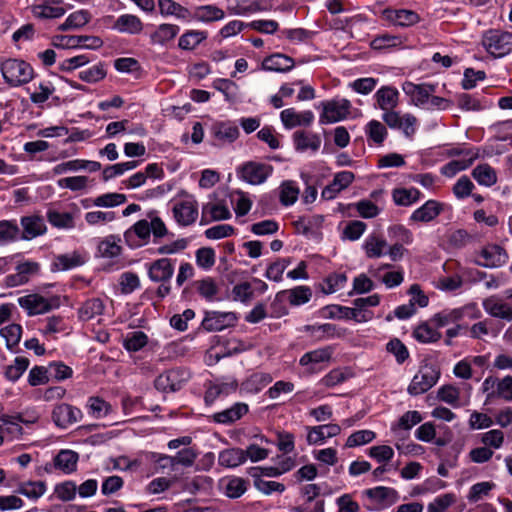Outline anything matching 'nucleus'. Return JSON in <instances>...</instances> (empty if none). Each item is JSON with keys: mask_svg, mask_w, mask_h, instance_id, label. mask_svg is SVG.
I'll return each instance as SVG.
<instances>
[{"mask_svg": "<svg viewBox=\"0 0 512 512\" xmlns=\"http://www.w3.org/2000/svg\"><path fill=\"white\" fill-rule=\"evenodd\" d=\"M172 216L180 226L193 224L198 217V202L194 195L182 190L170 201Z\"/></svg>", "mask_w": 512, "mask_h": 512, "instance_id": "obj_1", "label": "nucleus"}, {"mask_svg": "<svg viewBox=\"0 0 512 512\" xmlns=\"http://www.w3.org/2000/svg\"><path fill=\"white\" fill-rule=\"evenodd\" d=\"M364 506L368 511H382L390 508L399 501L397 490L386 486L365 489L361 493Z\"/></svg>", "mask_w": 512, "mask_h": 512, "instance_id": "obj_2", "label": "nucleus"}, {"mask_svg": "<svg viewBox=\"0 0 512 512\" xmlns=\"http://www.w3.org/2000/svg\"><path fill=\"white\" fill-rule=\"evenodd\" d=\"M316 108L321 110L319 123L327 125L347 119L351 114L352 103L346 98L335 97L321 101Z\"/></svg>", "mask_w": 512, "mask_h": 512, "instance_id": "obj_3", "label": "nucleus"}, {"mask_svg": "<svg viewBox=\"0 0 512 512\" xmlns=\"http://www.w3.org/2000/svg\"><path fill=\"white\" fill-rule=\"evenodd\" d=\"M1 73L7 84L13 87L30 82L34 76L32 66L24 60L7 59L0 66Z\"/></svg>", "mask_w": 512, "mask_h": 512, "instance_id": "obj_4", "label": "nucleus"}, {"mask_svg": "<svg viewBox=\"0 0 512 512\" xmlns=\"http://www.w3.org/2000/svg\"><path fill=\"white\" fill-rule=\"evenodd\" d=\"M382 120L390 129L399 131L408 139L414 137L419 127L416 116L398 110L383 113Z\"/></svg>", "mask_w": 512, "mask_h": 512, "instance_id": "obj_5", "label": "nucleus"}, {"mask_svg": "<svg viewBox=\"0 0 512 512\" xmlns=\"http://www.w3.org/2000/svg\"><path fill=\"white\" fill-rule=\"evenodd\" d=\"M482 45L492 56L504 57L512 50V34L502 30H489L483 35Z\"/></svg>", "mask_w": 512, "mask_h": 512, "instance_id": "obj_6", "label": "nucleus"}, {"mask_svg": "<svg viewBox=\"0 0 512 512\" xmlns=\"http://www.w3.org/2000/svg\"><path fill=\"white\" fill-rule=\"evenodd\" d=\"M439 378L440 371L435 366H421L408 385L407 392L412 396L421 395L431 389Z\"/></svg>", "mask_w": 512, "mask_h": 512, "instance_id": "obj_7", "label": "nucleus"}, {"mask_svg": "<svg viewBox=\"0 0 512 512\" xmlns=\"http://www.w3.org/2000/svg\"><path fill=\"white\" fill-rule=\"evenodd\" d=\"M272 173V165L256 161L246 162L237 170L239 179L251 185L263 184Z\"/></svg>", "mask_w": 512, "mask_h": 512, "instance_id": "obj_8", "label": "nucleus"}, {"mask_svg": "<svg viewBox=\"0 0 512 512\" xmlns=\"http://www.w3.org/2000/svg\"><path fill=\"white\" fill-rule=\"evenodd\" d=\"M380 19L389 26L411 27L420 22V15L410 9L385 8L380 12Z\"/></svg>", "mask_w": 512, "mask_h": 512, "instance_id": "obj_9", "label": "nucleus"}, {"mask_svg": "<svg viewBox=\"0 0 512 512\" xmlns=\"http://www.w3.org/2000/svg\"><path fill=\"white\" fill-rule=\"evenodd\" d=\"M175 263L176 260L167 257L146 263L145 267L149 279L152 282H170L174 274Z\"/></svg>", "mask_w": 512, "mask_h": 512, "instance_id": "obj_10", "label": "nucleus"}, {"mask_svg": "<svg viewBox=\"0 0 512 512\" xmlns=\"http://www.w3.org/2000/svg\"><path fill=\"white\" fill-rule=\"evenodd\" d=\"M508 261L507 251L497 244L484 246L478 254L477 263L486 268H497Z\"/></svg>", "mask_w": 512, "mask_h": 512, "instance_id": "obj_11", "label": "nucleus"}, {"mask_svg": "<svg viewBox=\"0 0 512 512\" xmlns=\"http://www.w3.org/2000/svg\"><path fill=\"white\" fill-rule=\"evenodd\" d=\"M333 349L330 346L318 348L303 354L299 364L309 373H316L322 369V364L331 360Z\"/></svg>", "mask_w": 512, "mask_h": 512, "instance_id": "obj_12", "label": "nucleus"}, {"mask_svg": "<svg viewBox=\"0 0 512 512\" xmlns=\"http://www.w3.org/2000/svg\"><path fill=\"white\" fill-rule=\"evenodd\" d=\"M402 90L409 97L411 104L423 109L429 106L430 94L434 92L431 85L415 84L410 81L403 83Z\"/></svg>", "mask_w": 512, "mask_h": 512, "instance_id": "obj_13", "label": "nucleus"}, {"mask_svg": "<svg viewBox=\"0 0 512 512\" xmlns=\"http://www.w3.org/2000/svg\"><path fill=\"white\" fill-rule=\"evenodd\" d=\"M509 300H503L497 296H490L483 300L484 311L491 317L512 321V294Z\"/></svg>", "mask_w": 512, "mask_h": 512, "instance_id": "obj_14", "label": "nucleus"}, {"mask_svg": "<svg viewBox=\"0 0 512 512\" xmlns=\"http://www.w3.org/2000/svg\"><path fill=\"white\" fill-rule=\"evenodd\" d=\"M150 237L148 219L137 221L124 233L125 241L131 248H139L148 244Z\"/></svg>", "mask_w": 512, "mask_h": 512, "instance_id": "obj_15", "label": "nucleus"}, {"mask_svg": "<svg viewBox=\"0 0 512 512\" xmlns=\"http://www.w3.org/2000/svg\"><path fill=\"white\" fill-rule=\"evenodd\" d=\"M237 316L233 312L209 311L202 321L203 327L208 331H222L235 325Z\"/></svg>", "mask_w": 512, "mask_h": 512, "instance_id": "obj_16", "label": "nucleus"}, {"mask_svg": "<svg viewBox=\"0 0 512 512\" xmlns=\"http://www.w3.org/2000/svg\"><path fill=\"white\" fill-rule=\"evenodd\" d=\"M39 264L37 262L26 261L16 266V273L7 275L4 279L6 287H17L29 282L31 276L39 272Z\"/></svg>", "mask_w": 512, "mask_h": 512, "instance_id": "obj_17", "label": "nucleus"}, {"mask_svg": "<svg viewBox=\"0 0 512 512\" xmlns=\"http://www.w3.org/2000/svg\"><path fill=\"white\" fill-rule=\"evenodd\" d=\"M293 145L297 152L315 154L321 147V137L314 132L299 130L292 136Z\"/></svg>", "mask_w": 512, "mask_h": 512, "instance_id": "obj_18", "label": "nucleus"}, {"mask_svg": "<svg viewBox=\"0 0 512 512\" xmlns=\"http://www.w3.org/2000/svg\"><path fill=\"white\" fill-rule=\"evenodd\" d=\"M18 304L27 311L29 316L49 312L54 305L45 297L39 294H29L18 298Z\"/></svg>", "mask_w": 512, "mask_h": 512, "instance_id": "obj_19", "label": "nucleus"}, {"mask_svg": "<svg viewBox=\"0 0 512 512\" xmlns=\"http://www.w3.org/2000/svg\"><path fill=\"white\" fill-rule=\"evenodd\" d=\"M443 211V204L437 200H427L409 216L410 223H428L436 219Z\"/></svg>", "mask_w": 512, "mask_h": 512, "instance_id": "obj_20", "label": "nucleus"}, {"mask_svg": "<svg viewBox=\"0 0 512 512\" xmlns=\"http://www.w3.org/2000/svg\"><path fill=\"white\" fill-rule=\"evenodd\" d=\"M341 427L338 424L330 423L308 428L307 443L309 445H323L327 439L338 436Z\"/></svg>", "mask_w": 512, "mask_h": 512, "instance_id": "obj_21", "label": "nucleus"}, {"mask_svg": "<svg viewBox=\"0 0 512 512\" xmlns=\"http://www.w3.org/2000/svg\"><path fill=\"white\" fill-rule=\"evenodd\" d=\"M314 118V113L310 110L298 112L294 108H287L280 113L281 122L286 129L309 126L313 123Z\"/></svg>", "mask_w": 512, "mask_h": 512, "instance_id": "obj_22", "label": "nucleus"}, {"mask_svg": "<svg viewBox=\"0 0 512 512\" xmlns=\"http://www.w3.org/2000/svg\"><path fill=\"white\" fill-rule=\"evenodd\" d=\"M399 91L393 86H382L374 94L376 107L383 113L395 111L399 103Z\"/></svg>", "mask_w": 512, "mask_h": 512, "instance_id": "obj_23", "label": "nucleus"}, {"mask_svg": "<svg viewBox=\"0 0 512 512\" xmlns=\"http://www.w3.org/2000/svg\"><path fill=\"white\" fill-rule=\"evenodd\" d=\"M22 226V233H20V239L32 240L46 231V225L43 217L39 215H27L23 216L20 220Z\"/></svg>", "mask_w": 512, "mask_h": 512, "instance_id": "obj_24", "label": "nucleus"}, {"mask_svg": "<svg viewBox=\"0 0 512 512\" xmlns=\"http://www.w3.org/2000/svg\"><path fill=\"white\" fill-rule=\"evenodd\" d=\"M38 3L31 7L32 13L37 18L54 19L64 14L62 0H37Z\"/></svg>", "mask_w": 512, "mask_h": 512, "instance_id": "obj_25", "label": "nucleus"}, {"mask_svg": "<svg viewBox=\"0 0 512 512\" xmlns=\"http://www.w3.org/2000/svg\"><path fill=\"white\" fill-rule=\"evenodd\" d=\"M231 218V212L224 201H209L202 207V222L227 220Z\"/></svg>", "mask_w": 512, "mask_h": 512, "instance_id": "obj_26", "label": "nucleus"}, {"mask_svg": "<svg viewBox=\"0 0 512 512\" xmlns=\"http://www.w3.org/2000/svg\"><path fill=\"white\" fill-rule=\"evenodd\" d=\"M248 481L238 476H225L219 480V488L231 499L241 497L247 490Z\"/></svg>", "mask_w": 512, "mask_h": 512, "instance_id": "obj_27", "label": "nucleus"}, {"mask_svg": "<svg viewBox=\"0 0 512 512\" xmlns=\"http://www.w3.org/2000/svg\"><path fill=\"white\" fill-rule=\"evenodd\" d=\"M184 381L183 373L172 369L159 375L155 381V386L164 392H175L181 389Z\"/></svg>", "mask_w": 512, "mask_h": 512, "instance_id": "obj_28", "label": "nucleus"}, {"mask_svg": "<svg viewBox=\"0 0 512 512\" xmlns=\"http://www.w3.org/2000/svg\"><path fill=\"white\" fill-rule=\"evenodd\" d=\"M294 60L282 53L272 54L262 61L261 67L264 71L285 73L294 67Z\"/></svg>", "mask_w": 512, "mask_h": 512, "instance_id": "obj_29", "label": "nucleus"}, {"mask_svg": "<svg viewBox=\"0 0 512 512\" xmlns=\"http://www.w3.org/2000/svg\"><path fill=\"white\" fill-rule=\"evenodd\" d=\"M191 13L192 20L206 24L221 21L225 18L224 10L215 4L197 6Z\"/></svg>", "mask_w": 512, "mask_h": 512, "instance_id": "obj_30", "label": "nucleus"}, {"mask_svg": "<svg viewBox=\"0 0 512 512\" xmlns=\"http://www.w3.org/2000/svg\"><path fill=\"white\" fill-rule=\"evenodd\" d=\"M113 28L119 33L137 35L143 31L144 25L137 15L122 14L116 19Z\"/></svg>", "mask_w": 512, "mask_h": 512, "instance_id": "obj_31", "label": "nucleus"}, {"mask_svg": "<svg viewBox=\"0 0 512 512\" xmlns=\"http://www.w3.org/2000/svg\"><path fill=\"white\" fill-rule=\"evenodd\" d=\"M405 38L401 35L383 33L372 39L370 47L377 51H392L404 47Z\"/></svg>", "mask_w": 512, "mask_h": 512, "instance_id": "obj_32", "label": "nucleus"}, {"mask_svg": "<svg viewBox=\"0 0 512 512\" xmlns=\"http://www.w3.org/2000/svg\"><path fill=\"white\" fill-rule=\"evenodd\" d=\"M159 13L163 17L173 16L182 21H191V11L174 0H158Z\"/></svg>", "mask_w": 512, "mask_h": 512, "instance_id": "obj_33", "label": "nucleus"}, {"mask_svg": "<svg viewBox=\"0 0 512 512\" xmlns=\"http://www.w3.org/2000/svg\"><path fill=\"white\" fill-rule=\"evenodd\" d=\"M248 410L247 404L238 402L230 408L215 413L213 415V421L224 425L232 424L247 414Z\"/></svg>", "mask_w": 512, "mask_h": 512, "instance_id": "obj_34", "label": "nucleus"}, {"mask_svg": "<svg viewBox=\"0 0 512 512\" xmlns=\"http://www.w3.org/2000/svg\"><path fill=\"white\" fill-rule=\"evenodd\" d=\"M362 248L368 258H380L386 255L387 241L378 234H369L363 241Z\"/></svg>", "mask_w": 512, "mask_h": 512, "instance_id": "obj_35", "label": "nucleus"}, {"mask_svg": "<svg viewBox=\"0 0 512 512\" xmlns=\"http://www.w3.org/2000/svg\"><path fill=\"white\" fill-rule=\"evenodd\" d=\"M389 267V264L371 266L369 267L368 271L372 277L380 280L387 288H394L399 286L403 282L404 274L402 271H390L382 276L381 271Z\"/></svg>", "mask_w": 512, "mask_h": 512, "instance_id": "obj_36", "label": "nucleus"}, {"mask_svg": "<svg viewBox=\"0 0 512 512\" xmlns=\"http://www.w3.org/2000/svg\"><path fill=\"white\" fill-rule=\"evenodd\" d=\"M246 462V453L241 448H227L219 452L218 463L225 468H236Z\"/></svg>", "mask_w": 512, "mask_h": 512, "instance_id": "obj_37", "label": "nucleus"}, {"mask_svg": "<svg viewBox=\"0 0 512 512\" xmlns=\"http://www.w3.org/2000/svg\"><path fill=\"white\" fill-rule=\"evenodd\" d=\"M478 158L477 152L468 151L466 157L462 159L451 160L441 167V173L446 177H453L457 173L469 168L475 159Z\"/></svg>", "mask_w": 512, "mask_h": 512, "instance_id": "obj_38", "label": "nucleus"}, {"mask_svg": "<svg viewBox=\"0 0 512 512\" xmlns=\"http://www.w3.org/2000/svg\"><path fill=\"white\" fill-rule=\"evenodd\" d=\"M272 381L267 373H254L240 385L241 394H256Z\"/></svg>", "mask_w": 512, "mask_h": 512, "instance_id": "obj_39", "label": "nucleus"}, {"mask_svg": "<svg viewBox=\"0 0 512 512\" xmlns=\"http://www.w3.org/2000/svg\"><path fill=\"white\" fill-rule=\"evenodd\" d=\"M423 197L422 193L414 187L395 188L392 191L393 202L397 206L408 207L418 202Z\"/></svg>", "mask_w": 512, "mask_h": 512, "instance_id": "obj_40", "label": "nucleus"}, {"mask_svg": "<svg viewBox=\"0 0 512 512\" xmlns=\"http://www.w3.org/2000/svg\"><path fill=\"white\" fill-rule=\"evenodd\" d=\"M437 397L440 401H443L454 408L461 407L469 401L468 396L467 399L462 402L460 388L452 384L441 386L437 391Z\"/></svg>", "mask_w": 512, "mask_h": 512, "instance_id": "obj_41", "label": "nucleus"}, {"mask_svg": "<svg viewBox=\"0 0 512 512\" xmlns=\"http://www.w3.org/2000/svg\"><path fill=\"white\" fill-rule=\"evenodd\" d=\"M472 177L484 187H491L497 183L496 170L487 163L479 164L472 170Z\"/></svg>", "mask_w": 512, "mask_h": 512, "instance_id": "obj_42", "label": "nucleus"}, {"mask_svg": "<svg viewBox=\"0 0 512 512\" xmlns=\"http://www.w3.org/2000/svg\"><path fill=\"white\" fill-rule=\"evenodd\" d=\"M180 27L175 24L163 23L151 34L150 39L153 44L165 45L172 41L179 33Z\"/></svg>", "mask_w": 512, "mask_h": 512, "instance_id": "obj_43", "label": "nucleus"}, {"mask_svg": "<svg viewBox=\"0 0 512 512\" xmlns=\"http://www.w3.org/2000/svg\"><path fill=\"white\" fill-rule=\"evenodd\" d=\"M212 86L221 92L228 102L234 103L240 99L239 86L229 79L217 78L213 81Z\"/></svg>", "mask_w": 512, "mask_h": 512, "instance_id": "obj_44", "label": "nucleus"}, {"mask_svg": "<svg viewBox=\"0 0 512 512\" xmlns=\"http://www.w3.org/2000/svg\"><path fill=\"white\" fill-rule=\"evenodd\" d=\"M364 132L368 141H372L376 145H382L388 134L385 124L374 119L365 125Z\"/></svg>", "mask_w": 512, "mask_h": 512, "instance_id": "obj_45", "label": "nucleus"}, {"mask_svg": "<svg viewBox=\"0 0 512 512\" xmlns=\"http://www.w3.org/2000/svg\"><path fill=\"white\" fill-rule=\"evenodd\" d=\"M278 295H288L289 303L293 306H300L310 301L312 290L308 286L300 285L292 289L282 291Z\"/></svg>", "mask_w": 512, "mask_h": 512, "instance_id": "obj_46", "label": "nucleus"}, {"mask_svg": "<svg viewBox=\"0 0 512 512\" xmlns=\"http://www.w3.org/2000/svg\"><path fill=\"white\" fill-rule=\"evenodd\" d=\"M104 303L99 298L87 300L78 310L79 318L82 321H89L102 314Z\"/></svg>", "mask_w": 512, "mask_h": 512, "instance_id": "obj_47", "label": "nucleus"}, {"mask_svg": "<svg viewBox=\"0 0 512 512\" xmlns=\"http://www.w3.org/2000/svg\"><path fill=\"white\" fill-rule=\"evenodd\" d=\"M148 343V336L143 331H132L123 339V346L129 352H137Z\"/></svg>", "mask_w": 512, "mask_h": 512, "instance_id": "obj_48", "label": "nucleus"}, {"mask_svg": "<svg viewBox=\"0 0 512 512\" xmlns=\"http://www.w3.org/2000/svg\"><path fill=\"white\" fill-rule=\"evenodd\" d=\"M87 409L88 413L96 419L103 418L112 411L111 405L98 396H92L88 399Z\"/></svg>", "mask_w": 512, "mask_h": 512, "instance_id": "obj_49", "label": "nucleus"}, {"mask_svg": "<svg viewBox=\"0 0 512 512\" xmlns=\"http://www.w3.org/2000/svg\"><path fill=\"white\" fill-rule=\"evenodd\" d=\"M413 336L421 343H432L441 338V333L438 331L437 327H432L428 323H422L415 328Z\"/></svg>", "mask_w": 512, "mask_h": 512, "instance_id": "obj_50", "label": "nucleus"}, {"mask_svg": "<svg viewBox=\"0 0 512 512\" xmlns=\"http://www.w3.org/2000/svg\"><path fill=\"white\" fill-rule=\"evenodd\" d=\"M387 232L389 238L400 245H410L414 240L412 232L401 224L389 226Z\"/></svg>", "mask_w": 512, "mask_h": 512, "instance_id": "obj_51", "label": "nucleus"}, {"mask_svg": "<svg viewBox=\"0 0 512 512\" xmlns=\"http://www.w3.org/2000/svg\"><path fill=\"white\" fill-rule=\"evenodd\" d=\"M148 226L154 238H163L168 235V228L156 210L147 212Z\"/></svg>", "mask_w": 512, "mask_h": 512, "instance_id": "obj_52", "label": "nucleus"}, {"mask_svg": "<svg viewBox=\"0 0 512 512\" xmlns=\"http://www.w3.org/2000/svg\"><path fill=\"white\" fill-rule=\"evenodd\" d=\"M20 239V229L15 221H0V244L14 242Z\"/></svg>", "mask_w": 512, "mask_h": 512, "instance_id": "obj_53", "label": "nucleus"}, {"mask_svg": "<svg viewBox=\"0 0 512 512\" xmlns=\"http://www.w3.org/2000/svg\"><path fill=\"white\" fill-rule=\"evenodd\" d=\"M207 37L206 32L191 30L179 38L178 46L183 50H193Z\"/></svg>", "mask_w": 512, "mask_h": 512, "instance_id": "obj_54", "label": "nucleus"}, {"mask_svg": "<svg viewBox=\"0 0 512 512\" xmlns=\"http://www.w3.org/2000/svg\"><path fill=\"white\" fill-rule=\"evenodd\" d=\"M120 239L109 236L102 240L98 245V252L102 257L115 258L121 253Z\"/></svg>", "mask_w": 512, "mask_h": 512, "instance_id": "obj_55", "label": "nucleus"}, {"mask_svg": "<svg viewBox=\"0 0 512 512\" xmlns=\"http://www.w3.org/2000/svg\"><path fill=\"white\" fill-rule=\"evenodd\" d=\"M127 198L121 193H105L93 199V205L96 207L112 208L124 204Z\"/></svg>", "mask_w": 512, "mask_h": 512, "instance_id": "obj_56", "label": "nucleus"}, {"mask_svg": "<svg viewBox=\"0 0 512 512\" xmlns=\"http://www.w3.org/2000/svg\"><path fill=\"white\" fill-rule=\"evenodd\" d=\"M30 362L26 357H16L14 363L7 366L5 369V377L12 382L17 381L22 374L27 370Z\"/></svg>", "mask_w": 512, "mask_h": 512, "instance_id": "obj_57", "label": "nucleus"}, {"mask_svg": "<svg viewBox=\"0 0 512 512\" xmlns=\"http://www.w3.org/2000/svg\"><path fill=\"white\" fill-rule=\"evenodd\" d=\"M376 438V433L372 430L363 429L353 432L348 436L345 446L347 448L359 447L372 442Z\"/></svg>", "mask_w": 512, "mask_h": 512, "instance_id": "obj_58", "label": "nucleus"}, {"mask_svg": "<svg viewBox=\"0 0 512 512\" xmlns=\"http://www.w3.org/2000/svg\"><path fill=\"white\" fill-rule=\"evenodd\" d=\"M299 195V188L297 187L296 183L293 181H285L280 186V202L284 206H291L293 205Z\"/></svg>", "mask_w": 512, "mask_h": 512, "instance_id": "obj_59", "label": "nucleus"}, {"mask_svg": "<svg viewBox=\"0 0 512 512\" xmlns=\"http://www.w3.org/2000/svg\"><path fill=\"white\" fill-rule=\"evenodd\" d=\"M138 164H139L138 161L132 160V161L117 163V164L108 166L103 170V173H102L103 180L108 181L114 177L123 175L125 172L136 168L138 166Z\"/></svg>", "mask_w": 512, "mask_h": 512, "instance_id": "obj_60", "label": "nucleus"}, {"mask_svg": "<svg viewBox=\"0 0 512 512\" xmlns=\"http://www.w3.org/2000/svg\"><path fill=\"white\" fill-rule=\"evenodd\" d=\"M291 261L289 258H279L275 262L271 263L265 272V277L268 280L274 282H280L283 277V273L286 268L290 265Z\"/></svg>", "mask_w": 512, "mask_h": 512, "instance_id": "obj_61", "label": "nucleus"}, {"mask_svg": "<svg viewBox=\"0 0 512 512\" xmlns=\"http://www.w3.org/2000/svg\"><path fill=\"white\" fill-rule=\"evenodd\" d=\"M0 335L5 338L7 348L12 350V348L16 346L21 339L22 327L19 324H10L1 328Z\"/></svg>", "mask_w": 512, "mask_h": 512, "instance_id": "obj_62", "label": "nucleus"}, {"mask_svg": "<svg viewBox=\"0 0 512 512\" xmlns=\"http://www.w3.org/2000/svg\"><path fill=\"white\" fill-rule=\"evenodd\" d=\"M386 350L395 357V360L398 364H403L410 355L405 344L398 338L391 339L386 344Z\"/></svg>", "mask_w": 512, "mask_h": 512, "instance_id": "obj_63", "label": "nucleus"}, {"mask_svg": "<svg viewBox=\"0 0 512 512\" xmlns=\"http://www.w3.org/2000/svg\"><path fill=\"white\" fill-rule=\"evenodd\" d=\"M489 398H501L512 402V376H505L499 380L498 389L489 393Z\"/></svg>", "mask_w": 512, "mask_h": 512, "instance_id": "obj_64", "label": "nucleus"}]
</instances>
